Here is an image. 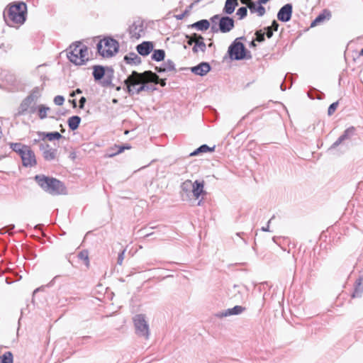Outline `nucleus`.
<instances>
[{"mask_svg": "<svg viewBox=\"0 0 363 363\" xmlns=\"http://www.w3.org/2000/svg\"><path fill=\"white\" fill-rule=\"evenodd\" d=\"M27 6L24 2L18 1L10 4L4 12V18L9 26L23 24L26 19Z\"/></svg>", "mask_w": 363, "mask_h": 363, "instance_id": "nucleus-1", "label": "nucleus"}, {"mask_svg": "<svg viewBox=\"0 0 363 363\" xmlns=\"http://www.w3.org/2000/svg\"><path fill=\"white\" fill-rule=\"evenodd\" d=\"M157 79L158 75L152 71H145L142 73L133 71L124 81V84L126 86L128 94L133 95L134 94L135 87L140 85L144 82L157 83Z\"/></svg>", "mask_w": 363, "mask_h": 363, "instance_id": "nucleus-2", "label": "nucleus"}, {"mask_svg": "<svg viewBox=\"0 0 363 363\" xmlns=\"http://www.w3.org/2000/svg\"><path fill=\"white\" fill-rule=\"evenodd\" d=\"M34 179L45 191L51 195L55 196L67 194L64 184L55 178L40 174L36 175Z\"/></svg>", "mask_w": 363, "mask_h": 363, "instance_id": "nucleus-3", "label": "nucleus"}, {"mask_svg": "<svg viewBox=\"0 0 363 363\" xmlns=\"http://www.w3.org/2000/svg\"><path fill=\"white\" fill-rule=\"evenodd\" d=\"M67 57L71 62L76 65H84L89 60L88 48L81 43H73L69 47Z\"/></svg>", "mask_w": 363, "mask_h": 363, "instance_id": "nucleus-4", "label": "nucleus"}, {"mask_svg": "<svg viewBox=\"0 0 363 363\" xmlns=\"http://www.w3.org/2000/svg\"><path fill=\"white\" fill-rule=\"evenodd\" d=\"M99 53L103 57H111L118 50V43L111 38H104L97 43Z\"/></svg>", "mask_w": 363, "mask_h": 363, "instance_id": "nucleus-5", "label": "nucleus"}, {"mask_svg": "<svg viewBox=\"0 0 363 363\" xmlns=\"http://www.w3.org/2000/svg\"><path fill=\"white\" fill-rule=\"evenodd\" d=\"M133 320L136 335L139 337H144L145 340L149 339L150 328L145 315L144 314L135 315Z\"/></svg>", "mask_w": 363, "mask_h": 363, "instance_id": "nucleus-6", "label": "nucleus"}, {"mask_svg": "<svg viewBox=\"0 0 363 363\" xmlns=\"http://www.w3.org/2000/svg\"><path fill=\"white\" fill-rule=\"evenodd\" d=\"M240 38H236L229 46L228 52L231 59L240 60L246 57V48L244 44L239 41Z\"/></svg>", "mask_w": 363, "mask_h": 363, "instance_id": "nucleus-7", "label": "nucleus"}, {"mask_svg": "<svg viewBox=\"0 0 363 363\" xmlns=\"http://www.w3.org/2000/svg\"><path fill=\"white\" fill-rule=\"evenodd\" d=\"M39 148L43 153V156L46 161L54 160L57 157V150L52 148L45 143H40Z\"/></svg>", "mask_w": 363, "mask_h": 363, "instance_id": "nucleus-8", "label": "nucleus"}, {"mask_svg": "<svg viewBox=\"0 0 363 363\" xmlns=\"http://www.w3.org/2000/svg\"><path fill=\"white\" fill-rule=\"evenodd\" d=\"M356 133V128L354 126L349 127L344 133L337 138V140L329 147L328 150L331 151L342 144L345 140H350Z\"/></svg>", "mask_w": 363, "mask_h": 363, "instance_id": "nucleus-9", "label": "nucleus"}, {"mask_svg": "<svg viewBox=\"0 0 363 363\" xmlns=\"http://www.w3.org/2000/svg\"><path fill=\"white\" fill-rule=\"evenodd\" d=\"M21 158L23 165L26 167H32L37 163L35 153L29 146L21 156Z\"/></svg>", "mask_w": 363, "mask_h": 363, "instance_id": "nucleus-10", "label": "nucleus"}, {"mask_svg": "<svg viewBox=\"0 0 363 363\" xmlns=\"http://www.w3.org/2000/svg\"><path fill=\"white\" fill-rule=\"evenodd\" d=\"M235 27V21L233 18L228 16H221L218 22L220 32L226 33L230 32Z\"/></svg>", "mask_w": 363, "mask_h": 363, "instance_id": "nucleus-11", "label": "nucleus"}, {"mask_svg": "<svg viewBox=\"0 0 363 363\" xmlns=\"http://www.w3.org/2000/svg\"><path fill=\"white\" fill-rule=\"evenodd\" d=\"M293 12V6L291 4L283 6L277 13V18L281 22H288L291 20Z\"/></svg>", "mask_w": 363, "mask_h": 363, "instance_id": "nucleus-12", "label": "nucleus"}, {"mask_svg": "<svg viewBox=\"0 0 363 363\" xmlns=\"http://www.w3.org/2000/svg\"><path fill=\"white\" fill-rule=\"evenodd\" d=\"M245 311V308L241 306H235L233 308H228L220 311L216 314V316L220 318L230 315H240Z\"/></svg>", "mask_w": 363, "mask_h": 363, "instance_id": "nucleus-13", "label": "nucleus"}, {"mask_svg": "<svg viewBox=\"0 0 363 363\" xmlns=\"http://www.w3.org/2000/svg\"><path fill=\"white\" fill-rule=\"evenodd\" d=\"M144 30V26L143 23L138 21H135L130 27H129V34L131 38L139 39L142 33Z\"/></svg>", "mask_w": 363, "mask_h": 363, "instance_id": "nucleus-14", "label": "nucleus"}, {"mask_svg": "<svg viewBox=\"0 0 363 363\" xmlns=\"http://www.w3.org/2000/svg\"><path fill=\"white\" fill-rule=\"evenodd\" d=\"M211 70V66L208 62H203L196 66L191 68V72L196 75L204 76Z\"/></svg>", "mask_w": 363, "mask_h": 363, "instance_id": "nucleus-15", "label": "nucleus"}, {"mask_svg": "<svg viewBox=\"0 0 363 363\" xmlns=\"http://www.w3.org/2000/svg\"><path fill=\"white\" fill-rule=\"evenodd\" d=\"M154 45L150 41H144L136 47L138 52L142 56L148 55L153 50Z\"/></svg>", "mask_w": 363, "mask_h": 363, "instance_id": "nucleus-16", "label": "nucleus"}, {"mask_svg": "<svg viewBox=\"0 0 363 363\" xmlns=\"http://www.w3.org/2000/svg\"><path fill=\"white\" fill-rule=\"evenodd\" d=\"M331 16V12L328 9L323 10L322 12L313 21L311 24V27L316 26L323 23L325 21L330 20Z\"/></svg>", "mask_w": 363, "mask_h": 363, "instance_id": "nucleus-17", "label": "nucleus"}, {"mask_svg": "<svg viewBox=\"0 0 363 363\" xmlns=\"http://www.w3.org/2000/svg\"><path fill=\"white\" fill-rule=\"evenodd\" d=\"M197 38L194 47L192 48V51L194 53H197L199 51H201L202 52H205L206 50V45L204 43V38L201 35H195Z\"/></svg>", "mask_w": 363, "mask_h": 363, "instance_id": "nucleus-18", "label": "nucleus"}, {"mask_svg": "<svg viewBox=\"0 0 363 363\" xmlns=\"http://www.w3.org/2000/svg\"><path fill=\"white\" fill-rule=\"evenodd\" d=\"M238 6V0H226L225 2V6L223 9V11L224 13L230 15L234 12L236 6Z\"/></svg>", "mask_w": 363, "mask_h": 363, "instance_id": "nucleus-19", "label": "nucleus"}, {"mask_svg": "<svg viewBox=\"0 0 363 363\" xmlns=\"http://www.w3.org/2000/svg\"><path fill=\"white\" fill-rule=\"evenodd\" d=\"M203 187V182H199L196 180L194 182V187L192 188L191 192L196 199H199V196L204 192Z\"/></svg>", "mask_w": 363, "mask_h": 363, "instance_id": "nucleus-20", "label": "nucleus"}, {"mask_svg": "<svg viewBox=\"0 0 363 363\" xmlns=\"http://www.w3.org/2000/svg\"><path fill=\"white\" fill-rule=\"evenodd\" d=\"M190 27L199 31H205L209 28L210 23L209 21L206 19H202L194 23Z\"/></svg>", "mask_w": 363, "mask_h": 363, "instance_id": "nucleus-21", "label": "nucleus"}, {"mask_svg": "<svg viewBox=\"0 0 363 363\" xmlns=\"http://www.w3.org/2000/svg\"><path fill=\"white\" fill-rule=\"evenodd\" d=\"M106 75L105 69L101 65H94L93 67V77L95 81H99Z\"/></svg>", "mask_w": 363, "mask_h": 363, "instance_id": "nucleus-22", "label": "nucleus"}, {"mask_svg": "<svg viewBox=\"0 0 363 363\" xmlns=\"http://www.w3.org/2000/svg\"><path fill=\"white\" fill-rule=\"evenodd\" d=\"M124 61L129 65H139L141 62L140 57L135 52H130L125 55Z\"/></svg>", "mask_w": 363, "mask_h": 363, "instance_id": "nucleus-23", "label": "nucleus"}, {"mask_svg": "<svg viewBox=\"0 0 363 363\" xmlns=\"http://www.w3.org/2000/svg\"><path fill=\"white\" fill-rule=\"evenodd\" d=\"M38 134L42 137V139L44 140L47 138L50 141H52L54 140H59L62 138V135L58 132H50V133H45V132H38Z\"/></svg>", "mask_w": 363, "mask_h": 363, "instance_id": "nucleus-24", "label": "nucleus"}, {"mask_svg": "<svg viewBox=\"0 0 363 363\" xmlns=\"http://www.w3.org/2000/svg\"><path fill=\"white\" fill-rule=\"evenodd\" d=\"M229 296L231 298L238 301L242 298L240 287L238 285H234L229 289Z\"/></svg>", "mask_w": 363, "mask_h": 363, "instance_id": "nucleus-25", "label": "nucleus"}, {"mask_svg": "<svg viewBox=\"0 0 363 363\" xmlns=\"http://www.w3.org/2000/svg\"><path fill=\"white\" fill-rule=\"evenodd\" d=\"M81 122V118L78 116H73L68 119V125L70 130H75L78 128Z\"/></svg>", "mask_w": 363, "mask_h": 363, "instance_id": "nucleus-26", "label": "nucleus"}, {"mask_svg": "<svg viewBox=\"0 0 363 363\" xmlns=\"http://www.w3.org/2000/svg\"><path fill=\"white\" fill-rule=\"evenodd\" d=\"M28 146L23 145L21 143H11V148L16 152H17L20 157L25 152Z\"/></svg>", "mask_w": 363, "mask_h": 363, "instance_id": "nucleus-27", "label": "nucleus"}, {"mask_svg": "<svg viewBox=\"0 0 363 363\" xmlns=\"http://www.w3.org/2000/svg\"><path fill=\"white\" fill-rule=\"evenodd\" d=\"M165 57V52L164 50L159 49V50H155L153 51V53L151 56L152 60L160 62L162 61L164 59Z\"/></svg>", "mask_w": 363, "mask_h": 363, "instance_id": "nucleus-28", "label": "nucleus"}, {"mask_svg": "<svg viewBox=\"0 0 363 363\" xmlns=\"http://www.w3.org/2000/svg\"><path fill=\"white\" fill-rule=\"evenodd\" d=\"M215 147H209L207 145H202L199 148H197L195 151L190 154L191 156L197 155L201 152H213L214 150Z\"/></svg>", "mask_w": 363, "mask_h": 363, "instance_id": "nucleus-29", "label": "nucleus"}, {"mask_svg": "<svg viewBox=\"0 0 363 363\" xmlns=\"http://www.w3.org/2000/svg\"><path fill=\"white\" fill-rule=\"evenodd\" d=\"M363 293V284L357 281L355 282L354 292L352 294L353 298L360 297Z\"/></svg>", "mask_w": 363, "mask_h": 363, "instance_id": "nucleus-30", "label": "nucleus"}, {"mask_svg": "<svg viewBox=\"0 0 363 363\" xmlns=\"http://www.w3.org/2000/svg\"><path fill=\"white\" fill-rule=\"evenodd\" d=\"M13 354L8 351L6 352L2 356H0V363H13Z\"/></svg>", "mask_w": 363, "mask_h": 363, "instance_id": "nucleus-31", "label": "nucleus"}, {"mask_svg": "<svg viewBox=\"0 0 363 363\" xmlns=\"http://www.w3.org/2000/svg\"><path fill=\"white\" fill-rule=\"evenodd\" d=\"M194 183L191 180H186L181 184L182 191L187 194L192 191Z\"/></svg>", "mask_w": 363, "mask_h": 363, "instance_id": "nucleus-32", "label": "nucleus"}, {"mask_svg": "<svg viewBox=\"0 0 363 363\" xmlns=\"http://www.w3.org/2000/svg\"><path fill=\"white\" fill-rule=\"evenodd\" d=\"M32 102L33 101L26 97L21 104L19 113L23 114L26 112Z\"/></svg>", "mask_w": 363, "mask_h": 363, "instance_id": "nucleus-33", "label": "nucleus"}, {"mask_svg": "<svg viewBox=\"0 0 363 363\" xmlns=\"http://www.w3.org/2000/svg\"><path fill=\"white\" fill-rule=\"evenodd\" d=\"M78 258L84 262L86 267L89 266V252L86 250H82L77 255Z\"/></svg>", "mask_w": 363, "mask_h": 363, "instance_id": "nucleus-34", "label": "nucleus"}, {"mask_svg": "<svg viewBox=\"0 0 363 363\" xmlns=\"http://www.w3.org/2000/svg\"><path fill=\"white\" fill-rule=\"evenodd\" d=\"M40 94H41L40 89L39 87H35L32 90V92L30 93V94L27 97L29 98L31 101H34L40 97Z\"/></svg>", "mask_w": 363, "mask_h": 363, "instance_id": "nucleus-35", "label": "nucleus"}, {"mask_svg": "<svg viewBox=\"0 0 363 363\" xmlns=\"http://www.w3.org/2000/svg\"><path fill=\"white\" fill-rule=\"evenodd\" d=\"M50 110L49 107L40 105L38 108V116L40 119H44L47 117V112Z\"/></svg>", "mask_w": 363, "mask_h": 363, "instance_id": "nucleus-36", "label": "nucleus"}, {"mask_svg": "<svg viewBox=\"0 0 363 363\" xmlns=\"http://www.w3.org/2000/svg\"><path fill=\"white\" fill-rule=\"evenodd\" d=\"M162 66L164 67L163 70H167V72L175 70V65L174 62L171 60H167L166 62H164Z\"/></svg>", "mask_w": 363, "mask_h": 363, "instance_id": "nucleus-37", "label": "nucleus"}, {"mask_svg": "<svg viewBox=\"0 0 363 363\" xmlns=\"http://www.w3.org/2000/svg\"><path fill=\"white\" fill-rule=\"evenodd\" d=\"M247 9L246 6L240 7L238 9L236 15L238 16L239 19H243L247 16Z\"/></svg>", "mask_w": 363, "mask_h": 363, "instance_id": "nucleus-38", "label": "nucleus"}, {"mask_svg": "<svg viewBox=\"0 0 363 363\" xmlns=\"http://www.w3.org/2000/svg\"><path fill=\"white\" fill-rule=\"evenodd\" d=\"M200 34H198V33H193L191 35H186V43L187 45H192L195 44L197 38L196 37H194L195 35H199Z\"/></svg>", "mask_w": 363, "mask_h": 363, "instance_id": "nucleus-39", "label": "nucleus"}, {"mask_svg": "<svg viewBox=\"0 0 363 363\" xmlns=\"http://www.w3.org/2000/svg\"><path fill=\"white\" fill-rule=\"evenodd\" d=\"M116 147L118 148V150L116 152L109 153L108 154V157H113V156H115V155H118L119 153H121L125 149L128 150V149L130 148V147L128 146V145L127 146H124V145L123 146H116Z\"/></svg>", "mask_w": 363, "mask_h": 363, "instance_id": "nucleus-40", "label": "nucleus"}, {"mask_svg": "<svg viewBox=\"0 0 363 363\" xmlns=\"http://www.w3.org/2000/svg\"><path fill=\"white\" fill-rule=\"evenodd\" d=\"M246 7L247 9L248 8L250 9L251 13H255L256 11L257 6L255 1L249 0Z\"/></svg>", "mask_w": 363, "mask_h": 363, "instance_id": "nucleus-41", "label": "nucleus"}, {"mask_svg": "<svg viewBox=\"0 0 363 363\" xmlns=\"http://www.w3.org/2000/svg\"><path fill=\"white\" fill-rule=\"evenodd\" d=\"M337 106H338V102L337 101L331 104L330 105V106L328 107V114L329 116L333 115L334 113V112L335 111V110L337 109Z\"/></svg>", "mask_w": 363, "mask_h": 363, "instance_id": "nucleus-42", "label": "nucleus"}, {"mask_svg": "<svg viewBox=\"0 0 363 363\" xmlns=\"http://www.w3.org/2000/svg\"><path fill=\"white\" fill-rule=\"evenodd\" d=\"M255 35L257 41L261 43L264 40V33L262 30H257Z\"/></svg>", "mask_w": 363, "mask_h": 363, "instance_id": "nucleus-43", "label": "nucleus"}, {"mask_svg": "<svg viewBox=\"0 0 363 363\" xmlns=\"http://www.w3.org/2000/svg\"><path fill=\"white\" fill-rule=\"evenodd\" d=\"M65 101V98L62 96H56L54 98V103L57 106H61Z\"/></svg>", "mask_w": 363, "mask_h": 363, "instance_id": "nucleus-44", "label": "nucleus"}, {"mask_svg": "<svg viewBox=\"0 0 363 363\" xmlns=\"http://www.w3.org/2000/svg\"><path fill=\"white\" fill-rule=\"evenodd\" d=\"M259 16H263L265 14V8L262 6V4H259L257 6L256 11Z\"/></svg>", "mask_w": 363, "mask_h": 363, "instance_id": "nucleus-45", "label": "nucleus"}, {"mask_svg": "<svg viewBox=\"0 0 363 363\" xmlns=\"http://www.w3.org/2000/svg\"><path fill=\"white\" fill-rule=\"evenodd\" d=\"M111 75H108V74L107 73L106 75V78L104 79V81L102 82V85L104 86H108L109 85L111 84Z\"/></svg>", "mask_w": 363, "mask_h": 363, "instance_id": "nucleus-46", "label": "nucleus"}, {"mask_svg": "<svg viewBox=\"0 0 363 363\" xmlns=\"http://www.w3.org/2000/svg\"><path fill=\"white\" fill-rule=\"evenodd\" d=\"M145 82H144L140 85H139V86L135 87V89H134V94H139L142 91H145Z\"/></svg>", "mask_w": 363, "mask_h": 363, "instance_id": "nucleus-47", "label": "nucleus"}, {"mask_svg": "<svg viewBox=\"0 0 363 363\" xmlns=\"http://www.w3.org/2000/svg\"><path fill=\"white\" fill-rule=\"evenodd\" d=\"M273 30H272V27H269V26H267V27H265L264 28V35H266L267 37L268 38H270L272 37L273 35Z\"/></svg>", "mask_w": 363, "mask_h": 363, "instance_id": "nucleus-48", "label": "nucleus"}, {"mask_svg": "<svg viewBox=\"0 0 363 363\" xmlns=\"http://www.w3.org/2000/svg\"><path fill=\"white\" fill-rule=\"evenodd\" d=\"M125 250H123L118 256L117 263L119 265H121L123 264V259H124V255H125Z\"/></svg>", "mask_w": 363, "mask_h": 363, "instance_id": "nucleus-49", "label": "nucleus"}, {"mask_svg": "<svg viewBox=\"0 0 363 363\" xmlns=\"http://www.w3.org/2000/svg\"><path fill=\"white\" fill-rule=\"evenodd\" d=\"M15 228L14 225H9L0 230V233L4 234L6 233L11 230H13Z\"/></svg>", "mask_w": 363, "mask_h": 363, "instance_id": "nucleus-50", "label": "nucleus"}, {"mask_svg": "<svg viewBox=\"0 0 363 363\" xmlns=\"http://www.w3.org/2000/svg\"><path fill=\"white\" fill-rule=\"evenodd\" d=\"M188 14H189V9H186L182 13L176 15L175 18L177 20H182Z\"/></svg>", "mask_w": 363, "mask_h": 363, "instance_id": "nucleus-51", "label": "nucleus"}, {"mask_svg": "<svg viewBox=\"0 0 363 363\" xmlns=\"http://www.w3.org/2000/svg\"><path fill=\"white\" fill-rule=\"evenodd\" d=\"M220 18H221V16H220L219 15L216 14V15H214L213 16H212L210 18V21H211L212 23L218 24V23L219 22Z\"/></svg>", "mask_w": 363, "mask_h": 363, "instance_id": "nucleus-52", "label": "nucleus"}, {"mask_svg": "<svg viewBox=\"0 0 363 363\" xmlns=\"http://www.w3.org/2000/svg\"><path fill=\"white\" fill-rule=\"evenodd\" d=\"M320 95H323V94L322 92H320V94H319V95L315 96V95H313V91H309V92L308 93V97H309V98H311V99H315V98H316V99H322V97L320 96Z\"/></svg>", "mask_w": 363, "mask_h": 363, "instance_id": "nucleus-53", "label": "nucleus"}, {"mask_svg": "<svg viewBox=\"0 0 363 363\" xmlns=\"http://www.w3.org/2000/svg\"><path fill=\"white\" fill-rule=\"evenodd\" d=\"M211 30L212 33H213L220 32V29H218V24L212 23Z\"/></svg>", "mask_w": 363, "mask_h": 363, "instance_id": "nucleus-54", "label": "nucleus"}, {"mask_svg": "<svg viewBox=\"0 0 363 363\" xmlns=\"http://www.w3.org/2000/svg\"><path fill=\"white\" fill-rule=\"evenodd\" d=\"M273 218H274V216H272V217L269 220V221L267 222V225H266V226H264V227H262V231H265V232L270 231V230H269V224H270V223H271V221H272V220Z\"/></svg>", "mask_w": 363, "mask_h": 363, "instance_id": "nucleus-55", "label": "nucleus"}, {"mask_svg": "<svg viewBox=\"0 0 363 363\" xmlns=\"http://www.w3.org/2000/svg\"><path fill=\"white\" fill-rule=\"evenodd\" d=\"M279 23L277 22V21L274 20L272 23V26L270 27L272 28V30L273 31H277L278 30V28H279Z\"/></svg>", "mask_w": 363, "mask_h": 363, "instance_id": "nucleus-56", "label": "nucleus"}, {"mask_svg": "<svg viewBox=\"0 0 363 363\" xmlns=\"http://www.w3.org/2000/svg\"><path fill=\"white\" fill-rule=\"evenodd\" d=\"M86 101V98L84 96H82L80 98L79 101V108H84Z\"/></svg>", "mask_w": 363, "mask_h": 363, "instance_id": "nucleus-57", "label": "nucleus"}, {"mask_svg": "<svg viewBox=\"0 0 363 363\" xmlns=\"http://www.w3.org/2000/svg\"><path fill=\"white\" fill-rule=\"evenodd\" d=\"M150 82H145V91H153L155 89V87H153L152 85H149Z\"/></svg>", "mask_w": 363, "mask_h": 363, "instance_id": "nucleus-58", "label": "nucleus"}, {"mask_svg": "<svg viewBox=\"0 0 363 363\" xmlns=\"http://www.w3.org/2000/svg\"><path fill=\"white\" fill-rule=\"evenodd\" d=\"M154 84H160L161 86H165V85H166V82H165V79H160L158 77L157 82V83H154Z\"/></svg>", "mask_w": 363, "mask_h": 363, "instance_id": "nucleus-59", "label": "nucleus"}, {"mask_svg": "<svg viewBox=\"0 0 363 363\" xmlns=\"http://www.w3.org/2000/svg\"><path fill=\"white\" fill-rule=\"evenodd\" d=\"M155 69H156L158 72H167V70H163V69H164V67H163V66L156 67H155Z\"/></svg>", "mask_w": 363, "mask_h": 363, "instance_id": "nucleus-60", "label": "nucleus"}, {"mask_svg": "<svg viewBox=\"0 0 363 363\" xmlns=\"http://www.w3.org/2000/svg\"><path fill=\"white\" fill-rule=\"evenodd\" d=\"M269 0H258L259 4H267Z\"/></svg>", "mask_w": 363, "mask_h": 363, "instance_id": "nucleus-61", "label": "nucleus"}, {"mask_svg": "<svg viewBox=\"0 0 363 363\" xmlns=\"http://www.w3.org/2000/svg\"><path fill=\"white\" fill-rule=\"evenodd\" d=\"M69 102H71L74 108H75L77 106V102L74 99L69 100Z\"/></svg>", "mask_w": 363, "mask_h": 363, "instance_id": "nucleus-62", "label": "nucleus"}, {"mask_svg": "<svg viewBox=\"0 0 363 363\" xmlns=\"http://www.w3.org/2000/svg\"><path fill=\"white\" fill-rule=\"evenodd\" d=\"M357 281L363 284V274L360 276Z\"/></svg>", "mask_w": 363, "mask_h": 363, "instance_id": "nucleus-63", "label": "nucleus"}, {"mask_svg": "<svg viewBox=\"0 0 363 363\" xmlns=\"http://www.w3.org/2000/svg\"><path fill=\"white\" fill-rule=\"evenodd\" d=\"M280 89H281L282 91H285V90H286V87L284 86V83H283V82L280 84Z\"/></svg>", "mask_w": 363, "mask_h": 363, "instance_id": "nucleus-64", "label": "nucleus"}]
</instances>
